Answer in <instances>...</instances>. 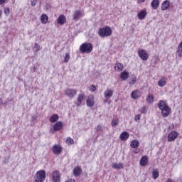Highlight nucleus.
<instances>
[{
  "mask_svg": "<svg viewBox=\"0 0 182 182\" xmlns=\"http://www.w3.org/2000/svg\"><path fill=\"white\" fill-rule=\"evenodd\" d=\"M158 107L161 110V114L162 117H168L171 112V108L169 107L166 100H159L158 103Z\"/></svg>",
  "mask_w": 182,
  "mask_h": 182,
  "instance_id": "obj_1",
  "label": "nucleus"
},
{
  "mask_svg": "<svg viewBox=\"0 0 182 182\" xmlns=\"http://www.w3.org/2000/svg\"><path fill=\"white\" fill-rule=\"evenodd\" d=\"M46 180V171L45 170H39L34 176L33 182H44Z\"/></svg>",
  "mask_w": 182,
  "mask_h": 182,
  "instance_id": "obj_2",
  "label": "nucleus"
},
{
  "mask_svg": "<svg viewBox=\"0 0 182 182\" xmlns=\"http://www.w3.org/2000/svg\"><path fill=\"white\" fill-rule=\"evenodd\" d=\"M113 31H112V28L109 26L103 27L100 28L98 31V35L101 38H107L110 36H112V33Z\"/></svg>",
  "mask_w": 182,
  "mask_h": 182,
  "instance_id": "obj_3",
  "label": "nucleus"
},
{
  "mask_svg": "<svg viewBox=\"0 0 182 182\" xmlns=\"http://www.w3.org/2000/svg\"><path fill=\"white\" fill-rule=\"evenodd\" d=\"M93 50V45L91 43H84L80 46L81 53H90Z\"/></svg>",
  "mask_w": 182,
  "mask_h": 182,
  "instance_id": "obj_4",
  "label": "nucleus"
},
{
  "mask_svg": "<svg viewBox=\"0 0 182 182\" xmlns=\"http://www.w3.org/2000/svg\"><path fill=\"white\" fill-rule=\"evenodd\" d=\"M64 93L65 96H68L70 99H73L76 94L77 93V90L72 89V88H67L64 90Z\"/></svg>",
  "mask_w": 182,
  "mask_h": 182,
  "instance_id": "obj_5",
  "label": "nucleus"
},
{
  "mask_svg": "<svg viewBox=\"0 0 182 182\" xmlns=\"http://www.w3.org/2000/svg\"><path fill=\"white\" fill-rule=\"evenodd\" d=\"M178 137V132L176 131H171L168 134V141L171 142L174 141Z\"/></svg>",
  "mask_w": 182,
  "mask_h": 182,
  "instance_id": "obj_6",
  "label": "nucleus"
},
{
  "mask_svg": "<svg viewBox=\"0 0 182 182\" xmlns=\"http://www.w3.org/2000/svg\"><path fill=\"white\" fill-rule=\"evenodd\" d=\"M62 151H63V149L62 148V146L59 144H55L53 146V154H55L56 156H59V154H62Z\"/></svg>",
  "mask_w": 182,
  "mask_h": 182,
  "instance_id": "obj_7",
  "label": "nucleus"
},
{
  "mask_svg": "<svg viewBox=\"0 0 182 182\" xmlns=\"http://www.w3.org/2000/svg\"><path fill=\"white\" fill-rule=\"evenodd\" d=\"M138 55L142 60H147V59H149V54L144 49L139 50Z\"/></svg>",
  "mask_w": 182,
  "mask_h": 182,
  "instance_id": "obj_8",
  "label": "nucleus"
},
{
  "mask_svg": "<svg viewBox=\"0 0 182 182\" xmlns=\"http://www.w3.org/2000/svg\"><path fill=\"white\" fill-rule=\"evenodd\" d=\"M63 127V123L62 122H57L53 127V129H50L52 133L55 132H59Z\"/></svg>",
  "mask_w": 182,
  "mask_h": 182,
  "instance_id": "obj_9",
  "label": "nucleus"
},
{
  "mask_svg": "<svg viewBox=\"0 0 182 182\" xmlns=\"http://www.w3.org/2000/svg\"><path fill=\"white\" fill-rule=\"evenodd\" d=\"M52 178L53 182H60V173L55 170L52 173Z\"/></svg>",
  "mask_w": 182,
  "mask_h": 182,
  "instance_id": "obj_10",
  "label": "nucleus"
},
{
  "mask_svg": "<svg viewBox=\"0 0 182 182\" xmlns=\"http://www.w3.org/2000/svg\"><path fill=\"white\" fill-rule=\"evenodd\" d=\"M82 16H83L82 11L80 10H76L73 14V21H79Z\"/></svg>",
  "mask_w": 182,
  "mask_h": 182,
  "instance_id": "obj_11",
  "label": "nucleus"
},
{
  "mask_svg": "<svg viewBox=\"0 0 182 182\" xmlns=\"http://www.w3.org/2000/svg\"><path fill=\"white\" fill-rule=\"evenodd\" d=\"M95 105V97L93 95H90L87 99V106L88 107H93Z\"/></svg>",
  "mask_w": 182,
  "mask_h": 182,
  "instance_id": "obj_12",
  "label": "nucleus"
},
{
  "mask_svg": "<svg viewBox=\"0 0 182 182\" xmlns=\"http://www.w3.org/2000/svg\"><path fill=\"white\" fill-rule=\"evenodd\" d=\"M57 23L58 25H65L66 23V16L63 14L60 15L57 19Z\"/></svg>",
  "mask_w": 182,
  "mask_h": 182,
  "instance_id": "obj_13",
  "label": "nucleus"
},
{
  "mask_svg": "<svg viewBox=\"0 0 182 182\" xmlns=\"http://www.w3.org/2000/svg\"><path fill=\"white\" fill-rule=\"evenodd\" d=\"M170 8V1L165 0L162 2L161 9V11H167Z\"/></svg>",
  "mask_w": 182,
  "mask_h": 182,
  "instance_id": "obj_14",
  "label": "nucleus"
},
{
  "mask_svg": "<svg viewBox=\"0 0 182 182\" xmlns=\"http://www.w3.org/2000/svg\"><path fill=\"white\" fill-rule=\"evenodd\" d=\"M114 91L113 90H111L109 88H107L105 92H104V97L105 99H109L113 96Z\"/></svg>",
  "mask_w": 182,
  "mask_h": 182,
  "instance_id": "obj_15",
  "label": "nucleus"
},
{
  "mask_svg": "<svg viewBox=\"0 0 182 182\" xmlns=\"http://www.w3.org/2000/svg\"><path fill=\"white\" fill-rule=\"evenodd\" d=\"M130 137V134L127 132H123L120 135H119V139L122 141H126Z\"/></svg>",
  "mask_w": 182,
  "mask_h": 182,
  "instance_id": "obj_16",
  "label": "nucleus"
},
{
  "mask_svg": "<svg viewBox=\"0 0 182 182\" xmlns=\"http://www.w3.org/2000/svg\"><path fill=\"white\" fill-rule=\"evenodd\" d=\"M114 70L116 72H122L123 69H124V65L122 63H117L114 67Z\"/></svg>",
  "mask_w": 182,
  "mask_h": 182,
  "instance_id": "obj_17",
  "label": "nucleus"
},
{
  "mask_svg": "<svg viewBox=\"0 0 182 182\" xmlns=\"http://www.w3.org/2000/svg\"><path fill=\"white\" fill-rule=\"evenodd\" d=\"M149 163V159L147 158V156H144L140 159V166L141 167H144L147 166V164Z\"/></svg>",
  "mask_w": 182,
  "mask_h": 182,
  "instance_id": "obj_18",
  "label": "nucleus"
},
{
  "mask_svg": "<svg viewBox=\"0 0 182 182\" xmlns=\"http://www.w3.org/2000/svg\"><path fill=\"white\" fill-rule=\"evenodd\" d=\"M85 99V95L80 94L77 98V102L75 103L77 107H79L82 105V102H83V100Z\"/></svg>",
  "mask_w": 182,
  "mask_h": 182,
  "instance_id": "obj_19",
  "label": "nucleus"
},
{
  "mask_svg": "<svg viewBox=\"0 0 182 182\" xmlns=\"http://www.w3.org/2000/svg\"><path fill=\"white\" fill-rule=\"evenodd\" d=\"M141 96V94L140 93V91L139 90H134L131 93V97L132 99H134L136 100V99H139Z\"/></svg>",
  "mask_w": 182,
  "mask_h": 182,
  "instance_id": "obj_20",
  "label": "nucleus"
},
{
  "mask_svg": "<svg viewBox=\"0 0 182 182\" xmlns=\"http://www.w3.org/2000/svg\"><path fill=\"white\" fill-rule=\"evenodd\" d=\"M147 16V11L146 10H141L137 15L138 18L140 19V21H143L144 18Z\"/></svg>",
  "mask_w": 182,
  "mask_h": 182,
  "instance_id": "obj_21",
  "label": "nucleus"
},
{
  "mask_svg": "<svg viewBox=\"0 0 182 182\" xmlns=\"http://www.w3.org/2000/svg\"><path fill=\"white\" fill-rule=\"evenodd\" d=\"M112 168H114L115 170H120L122 168H124V165L122 163H113Z\"/></svg>",
  "mask_w": 182,
  "mask_h": 182,
  "instance_id": "obj_22",
  "label": "nucleus"
},
{
  "mask_svg": "<svg viewBox=\"0 0 182 182\" xmlns=\"http://www.w3.org/2000/svg\"><path fill=\"white\" fill-rule=\"evenodd\" d=\"M48 21H49V17L46 14H42L41 16V22L43 25H46L48 23Z\"/></svg>",
  "mask_w": 182,
  "mask_h": 182,
  "instance_id": "obj_23",
  "label": "nucleus"
},
{
  "mask_svg": "<svg viewBox=\"0 0 182 182\" xmlns=\"http://www.w3.org/2000/svg\"><path fill=\"white\" fill-rule=\"evenodd\" d=\"M166 83H167V78L162 77L158 82V85L159 86V87H164V86H166Z\"/></svg>",
  "mask_w": 182,
  "mask_h": 182,
  "instance_id": "obj_24",
  "label": "nucleus"
},
{
  "mask_svg": "<svg viewBox=\"0 0 182 182\" xmlns=\"http://www.w3.org/2000/svg\"><path fill=\"white\" fill-rule=\"evenodd\" d=\"M139 146H140V143L139 142V141L137 139H134L130 143V147L132 149H137V147H139Z\"/></svg>",
  "mask_w": 182,
  "mask_h": 182,
  "instance_id": "obj_25",
  "label": "nucleus"
},
{
  "mask_svg": "<svg viewBox=\"0 0 182 182\" xmlns=\"http://www.w3.org/2000/svg\"><path fill=\"white\" fill-rule=\"evenodd\" d=\"M151 6L153 9H157L160 6V1L159 0H153L151 3Z\"/></svg>",
  "mask_w": 182,
  "mask_h": 182,
  "instance_id": "obj_26",
  "label": "nucleus"
},
{
  "mask_svg": "<svg viewBox=\"0 0 182 182\" xmlns=\"http://www.w3.org/2000/svg\"><path fill=\"white\" fill-rule=\"evenodd\" d=\"M82 173V168L80 166H76L73 170V174L75 176H80Z\"/></svg>",
  "mask_w": 182,
  "mask_h": 182,
  "instance_id": "obj_27",
  "label": "nucleus"
},
{
  "mask_svg": "<svg viewBox=\"0 0 182 182\" xmlns=\"http://www.w3.org/2000/svg\"><path fill=\"white\" fill-rule=\"evenodd\" d=\"M120 78L122 80H127V79H129V72L124 70L120 74Z\"/></svg>",
  "mask_w": 182,
  "mask_h": 182,
  "instance_id": "obj_28",
  "label": "nucleus"
},
{
  "mask_svg": "<svg viewBox=\"0 0 182 182\" xmlns=\"http://www.w3.org/2000/svg\"><path fill=\"white\" fill-rule=\"evenodd\" d=\"M59 120V115L58 114H54L50 117V123H56Z\"/></svg>",
  "mask_w": 182,
  "mask_h": 182,
  "instance_id": "obj_29",
  "label": "nucleus"
},
{
  "mask_svg": "<svg viewBox=\"0 0 182 182\" xmlns=\"http://www.w3.org/2000/svg\"><path fill=\"white\" fill-rule=\"evenodd\" d=\"M152 176H153V178H154V180H156V178H159V169H154L152 171Z\"/></svg>",
  "mask_w": 182,
  "mask_h": 182,
  "instance_id": "obj_30",
  "label": "nucleus"
},
{
  "mask_svg": "<svg viewBox=\"0 0 182 182\" xmlns=\"http://www.w3.org/2000/svg\"><path fill=\"white\" fill-rule=\"evenodd\" d=\"M146 102L147 103H153V102H154V97H153L152 95H148V96L146 97Z\"/></svg>",
  "mask_w": 182,
  "mask_h": 182,
  "instance_id": "obj_31",
  "label": "nucleus"
},
{
  "mask_svg": "<svg viewBox=\"0 0 182 182\" xmlns=\"http://www.w3.org/2000/svg\"><path fill=\"white\" fill-rule=\"evenodd\" d=\"M136 80H137V77H136V75H132V78L130 79L129 84V85H135L136 84Z\"/></svg>",
  "mask_w": 182,
  "mask_h": 182,
  "instance_id": "obj_32",
  "label": "nucleus"
},
{
  "mask_svg": "<svg viewBox=\"0 0 182 182\" xmlns=\"http://www.w3.org/2000/svg\"><path fill=\"white\" fill-rule=\"evenodd\" d=\"M66 144H68V146H72V144H75V140L71 137H68L66 139Z\"/></svg>",
  "mask_w": 182,
  "mask_h": 182,
  "instance_id": "obj_33",
  "label": "nucleus"
},
{
  "mask_svg": "<svg viewBox=\"0 0 182 182\" xmlns=\"http://www.w3.org/2000/svg\"><path fill=\"white\" fill-rule=\"evenodd\" d=\"M70 59V55L69 54V53H66L65 56L63 60L64 63H68V62H69Z\"/></svg>",
  "mask_w": 182,
  "mask_h": 182,
  "instance_id": "obj_34",
  "label": "nucleus"
},
{
  "mask_svg": "<svg viewBox=\"0 0 182 182\" xmlns=\"http://www.w3.org/2000/svg\"><path fill=\"white\" fill-rule=\"evenodd\" d=\"M111 124L112 127H115V126H117V124H119V119H112Z\"/></svg>",
  "mask_w": 182,
  "mask_h": 182,
  "instance_id": "obj_35",
  "label": "nucleus"
},
{
  "mask_svg": "<svg viewBox=\"0 0 182 182\" xmlns=\"http://www.w3.org/2000/svg\"><path fill=\"white\" fill-rule=\"evenodd\" d=\"M140 113H142V114H146L147 113V107H142L140 109Z\"/></svg>",
  "mask_w": 182,
  "mask_h": 182,
  "instance_id": "obj_36",
  "label": "nucleus"
},
{
  "mask_svg": "<svg viewBox=\"0 0 182 182\" xmlns=\"http://www.w3.org/2000/svg\"><path fill=\"white\" fill-rule=\"evenodd\" d=\"M33 49H34L35 52H39V49H41V46H39V44H38V43H35Z\"/></svg>",
  "mask_w": 182,
  "mask_h": 182,
  "instance_id": "obj_37",
  "label": "nucleus"
},
{
  "mask_svg": "<svg viewBox=\"0 0 182 182\" xmlns=\"http://www.w3.org/2000/svg\"><path fill=\"white\" fill-rule=\"evenodd\" d=\"M141 117V115H140V114L135 115V117H134L135 122H139Z\"/></svg>",
  "mask_w": 182,
  "mask_h": 182,
  "instance_id": "obj_38",
  "label": "nucleus"
},
{
  "mask_svg": "<svg viewBox=\"0 0 182 182\" xmlns=\"http://www.w3.org/2000/svg\"><path fill=\"white\" fill-rule=\"evenodd\" d=\"M97 132H103V127L102 125H98L96 128Z\"/></svg>",
  "mask_w": 182,
  "mask_h": 182,
  "instance_id": "obj_39",
  "label": "nucleus"
},
{
  "mask_svg": "<svg viewBox=\"0 0 182 182\" xmlns=\"http://www.w3.org/2000/svg\"><path fill=\"white\" fill-rule=\"evenodd\" d=\"M9 12H10L9 8L4 9V15H6V16H8L9 15Z\"/></svg>",
  "mask_w": 182,
  "mask_h": 182,
  "instance_id": "obj_40",
  "label": "nucleus"
},
{
  "mask_svg": "<svg viewBox=\"0 0 182 182\" xmlns=\"http://www.w3.org/2000/svg\"><path fill=\"white\" fill-rule=\"evenodd\" d=\"M31 6H35L38 3V0H31Z\"/></svg>",
  "mask_w": 182,
  "mask_h": 182,
  "instance_id": "obj_41",
  "label": "nucleus"
},
{
  "mask_svg": "<svg viewBox=\"0 0 182 182\" xmlns=\"http://www.w3.org/2000/svg\"><path fill=\"white\" fill-rule=\"evenodd\" d=\"M90 90L91 92H95V91L96 90V86H95V85H91V86L90 87Z\"/></svg>",
  "mask_w": 182,
  "mask_h": 182,
  "instance_id": "obj_42",
  "label": "nucleus"
},
{
  "mask_svg": "<svg viewBox=\"0 0 182 182\" xmlns=\"http://www.w3.org/2000/svg\"><path fill=\"white\" fill-rule=\"evenodd\" d=\"M174 129V124H171V126L168 127V130H173Z\"/></svg>",
  "mask_w": 182,
  "mask_h": 182,
  "instance_id": "obj_43",
  "label": "nucleus"
},
{
  "mask_svg": "<svg viewBox=\"0 0 182 182\" xmlns=\"http://www.w3.org/2000/svg\"><path fill=\"white\" fill-rule=\"evenodd\" d=\"M140 151V149H136L134 151V153H135V154H137Z\"/></svg>",
  "mask_w": 182,
  "mask_h": 182,
  "instance_id": "obj_44",
  "label": "nucleus"
},
{
  "mask_svg": "<svg viewBox=\"0 0 182 182\" xmlns=\"http://www.w3.org/2000/svg\"><path fill=\"white\" fill-rule=\"evenodd\" d=\"M5 1L6 0H0V5H3V4H5Z\"/></svg>",
  "mask_w": 182,
  "mask_h": 182,
  "instance_id": "obj_45",
  "label": "nucleus"
},
{
  "mask_svg": "<svg viewBox=\"0 0 182 182\" xmlns=\"http://www.w3.org/2000/svg\"><path fill=\"white\" fill-rule=\"evenodd\" d=\"M65 182H75V179H68Z\"/></svg>",
  "mask_w": 182,
  "mask_h": 182,
  "instance_id": "obj_46",
  "label": "nucleus"
},
{
  "mask_svg": "<svg viewBox=\"0 0 182 182\" xmlns=\"http://www.w3.org/2000/svg\"><path fill=\"white\" fill-rule=\"evenodd\" d=\"M144 1H146V0H138V2H139V4H143V2H144Z\"/></svg>",
  "mask_w": 182,
  "mask_h": 182,
  "instance_id": "obj_47",
  "label": "nucleus"
},
{
  "mask_svg": "<svg viewBox=\"0 0 182 182\" xmlns=\"http://www.w3.org/2000/svg\"><path fill=\"white\" fill-rule=\"evenodd\" d=\"M2 18V11L0 10V19Z\"/></svg>",
  "mask_w": 182,
  "mask_h": 182,
  "instance_id": "obj_48",
  "label": "nucleus"
},
{
  "mask_svg": "<svg viewBox=\"0 0 182 182\" xmlns=\"http://www.w3.org/2000/svg\"><path fill=\"white\" fill-rule=\"evenodd\" d=\"M167 182H173V179H168Z\"/></svg>",
  "mask_w": 182,
  "mask_h": 182,
  "instance_id": "obj_49",
  "label": "nucleus"
},
{
  "mask_svg": "<svg viewBox=\"0 0 182 182\" xmlns=\"http://www.w3.org/2000/svg\"><path fill=\"white\" fill-rule=\"evenodd\" d=\"M2 103H3V101H2L1 98H0V105H2Z\"/></svg>",
  "mask_w": 182,
  "mask_h": 182,
  "instance_id": "obj_50",
  "label": "nucleus"
},
{
  "mask_svg": "<svg viewBox=\"0 0 182 182\" xmlns=\"http://www.w3.org/2000/svg\"><path fill=\"white\" fill-rule=\"evenodd\" d=\"M35 70H36V68H34V69H33V72H35Z\"/></svg>",
  "mask_w": 182,
  "mask_h": 182,
  "instance_id": "obj_51",
  "label": "nucleus"
}]
</instances>
